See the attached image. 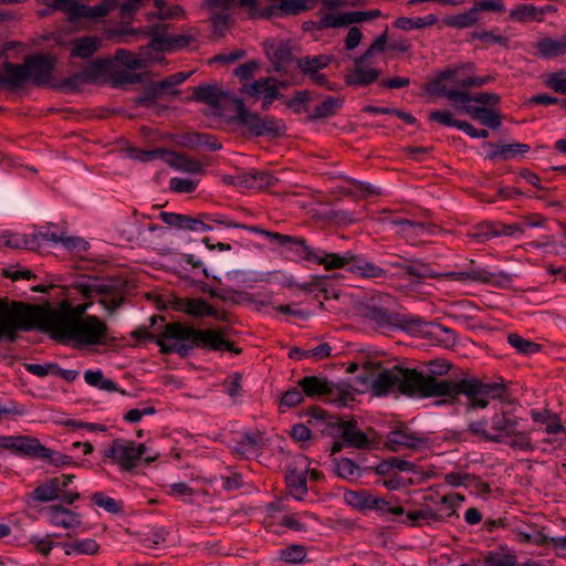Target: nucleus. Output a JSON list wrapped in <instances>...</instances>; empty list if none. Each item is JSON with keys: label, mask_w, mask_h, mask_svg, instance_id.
<instances>
[{"label": "nucleus", "mask_w": 566, "mask_h": 566, "mask_svg": "<svg viewBox=\"0 0 566 566\" xmlns=\"http://www.w3.org/2000/svg\"><path fill=\"white\" fill-rule=\"evenodd\" d=\"M450 368L451 365L444 359L429 361L427 375L413 368L394 366L377 375L371 382V391L376 396L398 392L409 397H446L450 402L463 395L467 398V411L484 409L491 399L501 398L505 392L503 384L484 382L478 378H462L457 381L437 378L447 375Z\"/></svg>", "instance_id": "nucleus-1"}, {"label": "nucleus", "mask_w": 566, "mask_h": 566, "mask_svg": "<svg viewBox=\"0 0 566 566\" xmlns=\"http://www.w3.org/2000/svg\"><path fill=\"white\" fill-rule=\"evenodd\" d=\"M30 321L33 328L50 332L51 337L59 343L74 340L83 345L103 344L107 337L108 327L96 316L80 317L72 312L70 305L60 310L43 308L29 305Z\"/></svg>", "instance_id": "nucleus-2"}, {"label": "nucleus", "mask_w": 566, "mask_h": 566, "mask_svg": "<svg viewBox=\"0 0 566 566\" xmlns=\"http://www.w3.org/2000/svg\"><path fill=\"white\" fill-rule=\"evenodd\" d=\"M228 333V328L202 331L175 322L165 325L164 332L156 337V343L161 353H178L182 357L187 356L193 346L240 354L241 349L223 337Z\"/></svg>", "instance_id": "nucleus-3"}, {"label": "nucleus", "mask_w": 566, "mask_h": 566, "mask_svg": "<svg viewBox=\"0 0 566 566\" xmlns=\"http://www.w3.org/2000/svg\"><path fill=\"white\" fill-rule=\"evenodd\" d=\"M56 60L50 54L35 53L25 57L22 64L3 63V75L0 84L10 88L21 87L30 82L34 86H46L52 78Z\"/></svg>", "instance_id": "nucleus-4"}, {"label": "nucleus", "mask_w": 566, "mask_h": 566, "mask_svg": "<svg viewBox=\"0 0 566 566\" xmlns=\"http://www.w3.org/2000/svg\"><path fill=\"white\" fill-rule=\"evenodd\" d=\"M312 416L316 421H322L321 431L324 434L340 438L346 447L355 449H368L369 440L359 428L355 419L345 420L342 417L328 415L326 411L314 408Z\"/></svg>", "instance_id": "nucleus-5"}, {"label": "nucleus", "mask_w": 566, "mask_h": 566, "mask_svg": "<svg viewBox=\"0 0 566 566\" xmlns=\"http://www.w3.org/2000/svg\"><path fill=\"white\" fill-rule=\"evenodd\" d=\"M234 114L229 116L228 123L237 127H244L255 137L269 136L272 138L283 135L285 125L273 116L262 117L260 114L247 108L243 101L233 99Z\"/></svg>", "instance_id": "nucleus-6"}, {"label": "nucleus", "mask_w": 566, "mask_h": 566, "mask_svg": "<svg viewBox=\"0 0 566 566\" xmlns=\"http://www.w3.org/2000/svg\"><path fill=\"white\" fill-rule=\"evenodd\" d=\"M518 419L510 411L500 410L489 420L472 421L468 426L471 434L485 442L500 443L504 438L511 437L517 429Z\"/></svg>", "instance_id": "nucleus-7"}, {"label": "nucleus", "mask_w": 566, "mask_h": 566, "mask_svg": "<svg viewBox=\"0 0 566 566\" xmlns=\"http://www.w3.org/2000/svg\"><path fill=\"white\" fill-rule=\"evenodd\" d=\"M148 448L145 443L136 444L134 441L115 439L103 455L116 463L120 470L130 472L144 457L146 463H151L159 458V452L147 454Z\"/></svg>", "instance_id": "nucleus-8"}, {"label": "nucleus", "mask_w": 566, "mask_h": 566, "mask_svg": "<svg viewBox=\"0 0 566 566\" xmlns=\"http://www.w3.org/2000/svg\"><path fill=\"white\" fill-rule=\"evenodd\" d=\"M73 287L78 291L85 298L99 295V303L112 314L123 303V294L125 286L116 280L101 281L96 277L88 281H76Z\"/></svg>", "instance_id": "nucleus-9"}, {"label": "nucleus", "mask_w": 566, "mask_h": 566, "mask_svg": "<svg viewBox=\"0 0 566 566\" xmlns=\"http://www.w3.org/2000/svg\"><path fill=\"white\" fill-rule=\"evenodd\" d=\"M29 305L22 302L0 297V340L2 338L14 342L18 331H30Z\"/></svg>", "instance_id": "nucleus-10"}, {"label": "nucleus", "mask_w": 566, "mask_h": 566, "mask_svg": "<svg viewBox=\"0 0 566 566\" xmlns=\"http://www.w3.org/2000/svg\"><path fill=\"white\" fill-rule=\"evenodd\" d=\"M360 313L365 318L374 322L378 328L398 327L410 331L423 324L420 317L392 313L377 305H365Z\"/></svg>", "instance_id": "nucleus-11"}, {"label": "nucleus", "mask_w": 566, "mask_h": 566, "mask_svg": "<svg viewBox=\"0 0 566 566\" xmlns=\"http://www.w3.org/2000/svg\"><path fill=\"white\" fill-rule=\"evenodd\" d=\"M433 94L446 97L451 103H461L469 105L470 102L481 104V106L493 107L496 106L501 97L495 93L490 92H478L469 93L464 90H455L448 87L447 84H442L441 81L433 85Z\"/></svg>", "instance_id": "nucleus-12"}, {"label": "nucleus", "mask_w": 566, "mask_h": 566, "mask_svg": "<svg viewBox=\"0 0 566 566\" xmlns=\"http://www.w3.org/2000/svg\"><path fill=\"white\" fill-rule=\"evenodd\" d=\"M0 448L32 458H51L54 451L32 436H1Z\"/></svg>", "instance_id": "nucleus-13"}, {"label": "nucleus", "mask_w": 566, "mask_h": 566, "mask_svg": "<svg viewBox=\"0 0 566 566\" xmlns=\"http://www.w3.org/2000/svg\"><path fill=\"white\" fill-rule=\"evenodd\" d=\"M159 158L167 163L170 167L190 174H197L202 171V165L198 160L190 158L189 156L180 153H175L165 148H157L143 153L142 160H151Z\"/></svg>", "instance_id": "nucleus-14"}, {"label": "nucleus", "mask_w": 566, "mask_h": 566, "mask_svg": "<svg viewBox=\"0 0 566 566\" xmlns=\"http://www.w3.org/2000/svg\"><path fill=\"white\" fill-rule=\"evenodd\" d=\"M428 444V438L423 434L400 428L387 434L385 447L391 452H399L402 449L418 450Z\"/></svg>", "instance_id": "nucleus-15"}, {"label": "nucleus", "mask_w": 566, "mask_h": 566, "mask_svg": "<svg viewBox=\"0 0 566 566\" xmlns=\"http://www.w3.org/2000/svg\"><path fill=\"white\" fill-rule=\"evenodd\" d=\"M192 98L196 102L205 103L210 105L219 115H223V111L226 109L229 103L233 104V99L228 92L222 91L217 85H200L193 87V96Z\"/></svg>", "instance_id": "nucleus-16"}, {"label": "nucleus", "mask_w": 566, "mask_h": 566, "mask_svg": "<svg viewBox=\"0 0 566 566\" xmlns=\"http://www.w3.org/2000/svg\"><path fill=\"white\" fill-rule=\"evenodd\" d=\"M381 15L380 10L352 11L346 13L329 12L325 13L319 21V28H339L352 23H360L377 19Z\"/></svg>", "instance_id": "nucleus-17"}, {"label": "nucleus", "mask_w": 566, "mask_h": 566, "mask_svg": "<svg viewBox=\"0 0 566 566\" xmlns=\"http://www.w3.org/2000/svg\"><path fill=\"white\" fill-rule=\"evenodd\" d=\"M301 258L306 261H312L317 264H322L326 270L342 269L346 265H352V261H354V255L350 253L339 255L336 253L316 251L311 247L305 248V254H301Z\"/></svg>", "instance_id": "nucleus-18"}, {"label": "nucleus", "mask_w": 566, "mask_h": 566, "mask_svg": "<svg viewBox=\"0 0 566 566\" xmlns=\"http://www.w3.org/2000/svg\"><path fill=\"white\" fill-rule=\"evenodd\" d=\"M243 91L251 96H259L262 94L263 103L262 109L266 111L275 98L280 96L277 93V86L273 78H260L253 83L245 84Z\"/></svg>", "instance_id": "nucleus-19"}, {"label": "nucleus", "mask_w": 566, "mask_h": 566, "mask_svg": "<svg viewBox=\"0 0 566 566\" xmlns=\"http://www.w3.org/2000/svg\"><path fill=\"white\" fill-rule=\"evenodd\" d=\"M172 308L193 317L216 315V308L202 298H176Z\"/></svg>", "instance_id": "nucleus-20"}, {"label": "nucleus", "mask_w": 566, "mask_h": 566, "mask_svg": "<svg viewBox=\"0 0 566 566\" xmlns=\"http://www.w3.org/2000/svg\"><path fill=\"white\" fill-rule=\"evenodd\" d=\"M461 109L472 119L479 120L491 129H497L502 124L501 113L493 107L463 105Z\"/></svg>", "instance_id": "nucleus-21"}, {"label": "nucleus", "mask_w": 566, "mask_h": 566, "mask_svg": "<svg viewBox=\"0 0 566 566\" xmlns=\"http://www.w3.org/2000/svg\"><path fill=\"white\" fill-rule=\"evenodd\" d=\"M276 179L266 171H253L237 176L234 186L251 190H262L274 185Z\"/></svg>", "instance_id": "nucleus-22"}, {"label": "nucleus", "mask_w": 566, "mask_h": 566, "mask_svg": "<svg viewBox=\"0 0 566 566\" xmlns=\"http://www.w3.org/2000/svg\"><path fill=\"white\" fill-rule=\"evenodd\" d=\"M40 240L52 241L54 243H62L67 249L75 248L76 243L80 241V239L73 237H63L49 231H38L25 238V248L31 250L38 249L40 247Z\"/></svg>", "instance_id": "nucleus-23"}, {"label": "nucleus", "mask_w": 566, "mask_h": 566, "mask_svg": "<svg viewBox=\"0 0 566 566\" xmlns=\"http://www.w3.org/2000/svg\"><path fill=\"white\" fill-rule=\"evenodd\" d=\"M50 522L55 526H62L64 528H74L81 525V518L78 514L62 505H51L46 509Z\"/></svg>", "instance_id": "nucleus-24"}, {"label": "nucleus", "mask_w": 566, "mask_h": 566, "mask_svg": "<svg viewBox=\"0 0 566 566\" xmlns=\"http://www.w3.org/2000/svg\"><path fill=\"white\" fill-rule=\"evenodd\" d=\"M365 64H355V67L345 75L348 85L367 86L378 80L380 71L377 69H366Z\"/></svg>", "instance_id": "nucleus-25"}, {"label": "nucleus", "mask_w": 566, "mask_h": 566, "mask_svg": "<svg viewBox=\"0 0 566 566\" xmlns=\"http://www.w3.org/2000/svg\"><path fill=\"white\" fill-rule=\"evenodd\" d=\"M488 146L493 148V150L486 155V159L494 160L500 158L502 160H510L516 155L526 154L530 150V146L523 143H512V144H501L495 145L492 143H488Z\"/></svg>", "instance_id": "nucleus-26"}, {"label": "nucleus", "mask_w": 566, "mask_h": 566, "mask_svg": "<svg viewBox=\"0 0 566 566\" xmlns=\"http://www.w3.org/2000/svg\"><path fill=\"white\" fill-rule=\"evenodd\" d=\"M325 398L328 402L336 403L338 406H347L349 402L354 401L355 390L346 382H329Z\"/></svg>", "instance_id": "nucleus-27"}, {"label": "nucleus", "mask_w": 566, "mask_h": 566, "mask_svg": "<svg viewBox=\"0 0 566 566\" xmlns=\"http://www.w3.org/2000/svg\"><path fill=\"white\" fill-rule=\"evenodd\" d=\"M442 510H434L431 506H423L419 510L407 513L408 520L412 526L431 525L432 523L442 522Z\"/></svg>", "instance_id": "nucleus-28"}, {"label": "nucleus", "mask_w": 566, "mask_h": 566, "mask_svg": "<svg viewBox=\"0 0 566 566\" xmlns=\"http://www.w3.org/2000/svg\"><path fill=\"white\" fill-rule=\"evenodd\" d=\"M442 510H434L431 506H423L419 510L407 513L408 520L412 526L431 525L432 523L442 522Z\"/></svg>", "instance_id": "nucleus-29"}, {"label": "nucleus", "mask_w": 566, "mask_h": 566, "mask_svg": "<svg viewBox=\"0 0 566 566\" xmlns=\"http://www.w3.org/2000/svg\"><path fill=\"white\" fill-rule=\"evenodd\" d=\"M60 479L53 478L38 485L30 494V499L36 502H50L60 497Z\"/></svg>", "instance_id": "nucleus-30"}, {"label": "nucleus", "mask_w": 566, "mask_h": 566, "mask_svg": "<svg viewBox=\"0 0 566 566\" xmlns=\"http://www.w3.org/2000/svg\"><path fill=\"white\" fill-rule=\"evenodd\" d=\"M333 60L332 55L304 56L297 60V66L303 74L312 78L319 73V70L326 67Z\"/></svg>", "instance_id": "nucleus-31"}, {"label": "nucleus", "mask_w": 566, "mask_h": 566, "mask_svg": "<svg viewBox=\"0 0 566 566\" xmlns=\"http://www.w3.org/2000/svg\"><path fill=\"white\" fill-rule=\"evenodd\" d=\"M343 102L340 97L326 96L319 105L314 107L313 112L307 116V120L313 122L334 116L343 106Z\"/></svg>", "instance_id": "nucleus-32"}, {"label": "nucleus", "mask_w": 566, "mask_h": 566, "mask_svg": "<svg viewBox=\"0 0 566 566\" xmlns=\"http://www.w3.org/2000/svg\"><path fill=\"white\" fill-rule=\"evenodd\" d=\"M329 382L331 381H328L326 378H321L317 376H305L298 380V387L307 397H325Z\"/></svg>", "instance_id": "nucleus-33"}, {"label": "nucleus", "mask_w": 566, "mask_h": 566, "mask_svg": "<svg viewBox=\"0 0 566 566\" xmlns=\"http://www.w3.org/2000/svg\"><path fill=\"white\" fill-rule=\"evenodd\" d=\"M111 65L112 61L108 59H96L88 63L78 73L85 84L95 83L109 70Z\"/></svg>", "instance_id": "nucleus-34"}, {"label": "nucleus", "mask_w": 566, "mask_h": 566, "mask_svg": "<svg viewBox=\"0 0 566 566\" xmlns=\"http://www.w3.org/2000/svg\"><path fill=\"white\" fill-rule=\"evenodd\" d=\"M111 65L112 61L108 59H96L88 63L78 73L85 84L95 83L109 70Z\"/></svg>", "instance_id": "nucleus-35"}, {"label": "nucleus", "mask_w": 566, "mask_h": 566, "mask_svg": "<svg viewBox=\"0 0 566 566\" xmlns=\"http://www.w3.org/2000/svg\"><path fill=\"white\" fill-rule=\"evenodd\" d=\"M394 224L401 227V233L407 239H416L421 237L424 232H432L436 226L424 222H415L408 219H398L392 221Z\"/></svg>", "instance_id": "nucleus-36"}, {"label": "nucleus", "mask_w": 566, "mask_h": 566, "mask_svg": "<svg viewBox=\"0 0 566 566\" xmlns=\"http://www.w3.org/2000/svg\"><path fill=\"white\" fill-rule=\"evenodd\" d=\"M101 43L96 36H82L74 42L72 56L88 59L98 51Z\"/></svg>", "instance_id": "nucleus-37"}, {"label": "nucleus", "mask_w": 566, "mask_h": 566, "mask_svg": "<svg viewBox=\"0 0 566 566\" xmlns=\"http://www.w3.org/2000/svg\"><path fill=\"white\" fill-rule=\"evenodd\" d=\"M192 38L189 35H171L165 38L164 35H157L151 40L150 46L155 50H176L187 46L191 42Z\"/></svg>", "instance_id": "nucleus-38"}, {"label": "nucleus", "mask_w": 566, "mask_h": 566, "mask_svg": "<svg viewBox=\"0 0 566 566\" xmlns=\"http://www.w3.org/2000/svg\"><path fill=\"white\" fill-rule=\"evenodd\" d=\"M285 480L290 494L296 500H302L303 496L307 493L305 474L291 470L286 474Z\"/></svg>", "instance_id": "nucleus-39"}, {"label": "nucleus", "mask_w": 566, "mask_h": 566, "mask_svg": "<svg viewBox=\"0 0 566 566\" xmlns=\"http://www.w3.org/2000/svg\"><path fill=\"white\" fill-rule=\"evenodd\" d=\"M479 20V15L475 9L472 7L467 12L449 15L443 19V22L448 27L457 29H465L474 25Z\"/></svg>", "instance_id": "nucleus-40"}, {"label": "nucleus", "mask_w": 566, "mask_h": 566, "mask_svg": "<svg viewBox=\"0 0 566 566\" xmlns=\"http://www.w3.org/2000/svg\"><path fill=\"white\" fill-rule=\"evenodd\" d=\"M192 72H179L171 74L164 78L163 81L155 82L159 91L163 95L170 94V95H178L180 93L179 90H175L174 87L184 83L186 80L190 77Z\"/></svg>", "instance_id": "nucleus-41"}, {"label": "nucleus", "mask_w": 566, "mask_h": 566, "mask_svg": "<svg viewBox=\"0 0 566 566\" xmlns=\"http://www.w3.org/2000/svg\"><path fill=\"white\" fill-rule=\"evenodd\" d=\"M538 52L545 57H555L566 54V39L556 41L545 38L537 44Z\"/></svg>", "instance_id": "nucleus-42"}, {"label": "nucleus", "mask_w": 566, "mask_h": 566, "mask_svg": "<svg viewBox=\"0 0 566 566\" xmlns=\"http://www.w3.org/2000/svg\"><path fill=\"white\" fill-rule=\"evenodd\" d=\"M471 78H472V76L460 77L458 75V71L457 70H446L442 73H440L438 78H437V81H434L432 83L431 92L433 93V85L434 84H437L440 81H441L442 84H446L444 83L446 80H451L452 81V85L454 86L453 88L467 91L468 88H472Z\"/></svg>", "instance_id": "nucleus-43"}, {"label": "nucleus", "mask_w": 566, "mask_h": 566, "mask_svg": "<svg viewBox=\"0 0 566 566\" xmlns=\"http://www.w3.org/2000/svg\"><path fill=\"white\" fill-rule=\"evenodd\" d=\"M187 142L189 147L191 148L206 147L209 150L221 149V144L217 140L214 136L210 134L193 133L187 137Z\"/></svg>", "instance_id": "nucleus-44"}, {"label": "nucleus", "mask_w": 566, "mask_h": 566, "mask_svg": "<svg viewBox=\"0 0 566 566\" xmlns=\"http://www.w3.org/2000/svg\"><path fill=\"white\" fill-rule=\"evenodd\" d=\"M440 276L452 277L458 281H473V282H483L489 283L493 274L489 273L485 270H473V271H462V272H449L446 274H440Z\"/></svg>", "instance_id": "nucleus-45"}, {"label": "nucleus", "mask_w": 566, "mask_h": 566, "mask_svg": "<svg viewBox=\"0 0 566 566\" xmlns=\"http://www.w3.org/2000/svg\"><path fill=\"white\" fill-rule=\"evenodd\" d=\"M113 7V3L111 1H103L98 3L97 6L90 7L86 4L81 3V7L77 9V17L85 18V19H97L105 17L108 14Z\"/></svg>", "instance_id": "nucleus-46"}, {"label": "nucleus", "mask_w": 566, "mask_h": 566, "mask_svg": "<svg viewBox=\"0 0 566 566\" xmlns=\"http://www.w3.org/2000/svg\"><path fill=\"white\" fill-rule=\"evenodd\" d=\"M114 60L129 70H140L147 66V62L144 59L135 56L130 51L125 49L116 50Z\"/></svg>", "instance_id": "nucleus-47"}, {"label": "nucleus", "mask_w": 566, "mask_h": 566, "mask_svg": "<svg viewBox=\"0 0 566 566\" xmlns=\"http://www.w3.org/2000/svg\"><path fill=\"white\" fill-rule=\"evenodd\" d=\"M544 14L543 9H537L533 4H521L511 11L510 15L518 21L537 20L541 21Z\"/></svg>", "instance_id": "nucleus-48"}, {"label": "nucleus", "mask_w": 566, "mask_h": 566, "mask_svg": "<svg viewBox=\"0 0 566 566\" xmlns=\"http://www.w3.org/2000/svg\"><path fill=\"white\" fill-rule=\"evenodd\" d=\"M352 272H359L365 277H381L385 274V271L369 262L364 260H356L354 256V261H352V265L349 268Z\"/></svg>", "instance_id": "nucleus-49"}, {"label": "nucleus", "mask_w": 566, "mask_h": 566, "mask_svg": "<svg viewBox=\"0 0 566 566\" xmlns=\"http://www.w3.org/2000/svg\"><path fill=\"white\" fill-rule=\"evenodd\" d=\"M159 217L170 227L181 230H190L191 228V216L163 211Z\"/></svg>", "instance_id": "nucleus-50"}, {"label": "nucleus", "mask_w": 566, "mask_h": 566, "mask_svg": "<svg viewBox=\"0 0 566 566\" xmlns=\"http://www.w3.org/2000/svg\"><path fill=\"white\" fill-rule=\"evenodd\" d=\"M444 481L452 486L471 485L473 482L479 483L483 489L489 490V485L479 481L478 478L469 473L451 472L446 474Z\"/></svg>", "instance_id": "nucleus-51"}, {"label": "nucleus", "mask_w": 566, "mask_h": 566, "mask_svg": "<svg viewBox=\"0 0 566 566\" xmlns=\"http://www.w3.org/2000/svg\"><path fill=\"white\" fill-rule=\"evenodd\" d=\"M336 473L343 479L355 480L359 476V468L353 460L342 458L336 462Z\"/></svg>", "instance_id": "nucleus-52"}, {"label": "nucleus", "mask_w": 566, "mask_h": 566, "mask_svg": "<svg viewBox=\"0 0 566 566\" xmlns=\"http://www.w3.org/2000/svg\"><path fill=\"white\" fill-rule=\"evenodd\" d=\"M468 237L478 242H485L495 238V223L483 222L473 228Z\"/></svg>", "instance_id": "nucleus-53"}, {"label": "nucleus", "mask_w": 566, "mask_h": 566, "mask_svg": "<svg viewBox=\"0 0 566 566\" xmlns=\"http://www.w3.org/2000/svg\"><path fill=\"white\" fill-rule=\"evenodd\" d=\"M509 344L521 354H532L539 350V345L521 337L517 334H510L507 336Z\"/></svg>", "instance_id": "nucleus-54"}, {"label": "nucleus", "mask_w": 566, "mask_h": 566, "mask_svg": "<svg viewBox=\"0 0 566 566\" xmlns=\"http://www.w3.org/2000/svg\"><path fill=\"white\" fill-rule=\"evenodd\" d=\"M345 501L358 510H366L371 509L373 495L366 492L350 491L345 493Z\"/></svg>", "instance_id": "nucleus-55"}, {"label": "nucleus", "mask_w": 566, "mask_h": 566, "mask_svg": "<svg viewBox=\"0 0 566 566\" xmlns=\"http://www.w3.org/2000/svg\"><path fill=\"white\" fill-rule=\"evenodd\" d=\"M266 238L276 241L280 245H286V244H293L297 245L301 251V254H305V248H310V245L306 244L305 240L297 237H291L286 234H281L277 232H266Z\"/></svg>", "instance_id": "nucleus-56"}, {"label": "nucleus", "mask_w": 566, "mask_h": 566, "mask_svg": "<svg viewBox=\"0 0 566 566\" xmlns=\"http://www.w3.org/2000/svg\"><path fill=\"white\" fill-rule=\"evenodd\" d=\"M292 50L289 44L281 43L277 45L272 53V62L274 63L275 70L280 71L283 65L292 60Z\"/></svg>", "instance_id": "nucleus-57"}, {"label": "nucleus", "mask_w": 566, "mask_h": 566, "mask_svg": "<svg viewBox=\"0 0 566 566\" xmlns=\"http://www.w3.org/2000/svg\"><path fill=\"white\" fill-rule=\"evenodd\" d=\"M164 95L155 83H151L146 87L143 94L135 99V103L140 106L150 107L156 104V101L161 98Z\"/></svg>", "instance_id": "nucleus-58"}, {"label": "nucleus", "mask_w": 566, "mask_h": 566, "mask_svg": "<svg viewBox=\"0 0 566 566\" xmlns=\"http://www.w3.org/2000/svg\"><path fill=\"white\" fill-rule=\"evenodd\" d=\"M281 559L291 563L298 564L302 563L306 557V551L302 545H291L285 549L281 551Z\"/></svg>", "instance_id": "nucleus-59"}, {"label": "nucleus", "mask_w": 566, "mask_h": 566, "mask_svg": "<svg viewBox=\"0 0 566 566\" xmlns=\"http://www.w3.org/2000/svg\"><path fill=\"white\" fill-rule=\"evenodd\" d=\"M48 6L53 10H61L72 19H78L77 9L81 7L76 0H51Z\"/></svg>", "instance_id": "nucleus-60"}, {"label": "nucleus", "mask_w": 566, "mask_h": 566, "mask_svg": "<svg viewBox=\"0 0 566 566\" xmlns=\"http://www.w3.org/2000/svg\"><path fill=\"white\" fill-rule=\"evenodd\" d=\"M397 266L402 268L406 273L412 277H416L418 280H422L426 277H439L440 274L433 273L428 265L423 263L419 264H411V265H400L397 264Z\"/></svg>", "instance_id": "nucleus-61"}, {"label": "nucleus", "mask_w": 566, "mask_h": 566, "mask_svg": "<svg viewBox=\"0 0 566 566\" xmlns=\"http://www.w3.org/2000/svg\"><path fill=\"white\" fill-rule=\"evenodd\" d=\"M482 566H518L514 555L493 553L486 556Z\"/></svg>", "instance_id": "nucleus-62"}, {"label": "nucleus", "mask_w": 566, "mask_h": 566, "mask_svg": "<svg viewBox=\"0 0 566 566\" xmlns=\"http://www.w3.org/2000/svg\"><path fill=\"white\" fill-rule=\"evenodd\" d=\"M517 539L521 543H533L538 546L548 544L549 537L543 534L541 531H522L517 532Z\"/></svg>", "instance_id": "nucleus-63"}, {"label": "nucleus", "mask_w": 566, "mask_h": 566, "mask_svg": "<svg viewBox=\"0 0 566 566\" xmlns=\"http://www.w3.org/2000/svg\"><path fill=\"white\" fill-rule=\"evenodd\" d=\"M92 501L99 507H103L105 511L116 514L120 512L122 506L117 503L113 497L104 495L101 492L94 493L92 495Z\"/></svg>", "instance_id": "nucleus-64"}]
</instances>
